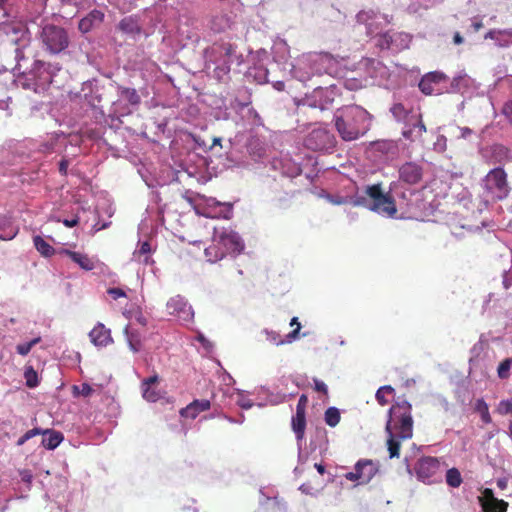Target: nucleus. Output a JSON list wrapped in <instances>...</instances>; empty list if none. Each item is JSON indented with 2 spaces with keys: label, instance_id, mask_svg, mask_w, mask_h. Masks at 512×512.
Returning <instances> with one entry per match:
<instances>
[{
  "label": "nucleus",
  "instance_id": "473e14b6",
  "mask_svg": "<svg viewBox=\"0 0 512 512\" xmlns=\"http://www.w3.org/2000/svg\"><path fill=\"white\" fill-rule=\"evenodd\" d=\"M341 415L339 409L336 407H329L324 414L325 423L330 427H335L339 424Z\"/></svg>",
  "mask_w": 512,
  "mask_h": 512
},
{
  "label": "nucleus",
  "instance_id": "e433bc0d",
  "mask_svg": "<svg viewBox=\"0 0 512 512\" xmlns=\"http://www.w3.org/2000/svg\"><path fill=\"white\" fill-rule=\"evenodd\" d=\"M511 364H512V358H507L499 364L497 373H498V377L500 379H507L509 377V375H510L509 371H510Z\"/></svg>",
  "mask_w": 512,
  "mask_h": 512
},
{
  "label": "nucleus",
  "instance_id": "bf43d9fd",
  "mask_svg": "<svg viewBox=\"0 0 512 512\" xmlns=\"http://www.w3.org/2000/svg\"><path fill=\"white\" fill-rule=\"evenodd\" d=\"M284 86H285V85H284V83H283V82H277V83L275 84L276 89H277V90H279V91L283 90V89H284Z\"/></svg>",
  "mask_w": 512,
  "mask_h": 512
},
{
  "label": "nucleus",
  "instance_id": "69168bd1",
  "mask_svg": "<svg viewBox=\"0 0 512 512\" xmlns=\"http://www.w3.org/2000/svg\"><path fill=\"white\" fill-rule=\"evenodd\" d=\"M138 320L142 325L146 324V320L143 317L139 318Z\"/></svg>",
  "mask_w": 512,
  "mask_h": 512
},
{
  "label": "nucleus",
  "instance_id": "a19ab883",
  "mask_svg": "<svg viewBox=\"0 0 512 512\" xmlns=\"http://www.w3.org/2000/svg\"><path fill=\"white\" fill-rule=\"evenodd\" d=\"M150 252H151L150 243L145 241V242L141 243L139 250H137L134 253V256L138 257L139 259L141 258V256H144L143 262L145 264H147L149 262V259H150V257L148 256V254Z\"/></svg>",
  "mask_w": 512,
  "mask_h": 512
},
{
  "label": "nucleus",
  "instance_id": "4468645a",
  "mask_svg": "<svg viewBox=\"0 0 512 512\" xmlns=\"http://www.w3.org/2000/svg\"><path fill=\"white\" fill-rule=\"evenodd\" d=\"M399 179L406 184H418L423 176L422 167L414 162H406L399 168Z\"/></svg>",
  "mask_w": 512,
  "mask_h": 512
},
{
  "label": "nucleus",
  "instance_id": "3c124183",
  "mask_svg": "<svg viewBox=\"0 0 512 512\" xmlns=\"http://www.w3.org/2000/svg\"><path fill=\"white\" fill-rule=\"evenodd\" d=\"M78 223H79V218L78 217H75V218H73L71 220H68V219L63 220V224L66 227H69V228H72V227L76 226Z\"/></svg>",
  "mask_w": 512,
  "mask_h": 512
},
{
  "label": "nucleus",
  "instance_id": "39448f33",
  "mask_svg": "<svg viewBox=\"0 0 512 512\" xmlns=\"http://www.w3.org/2000/svg\"><path fill=\"white\" fill-rule=\"evenodd\" d=\"M0 21V38L2 41L16 45V59L24 58L23 49L30 43V34L26 22L17 17L4 14Z\"/></svg>",
  "mask_w": 512,
  "mask_h": 512
},
{
  "label": "nucleus",
  "instance_id": "2eb2a0df",
  "mask_svg": "<svg viewBox=\"0 0 512 512\" xmlns=\"http://www.w3.org/2000/svg\"><path fill=\"white\" fill-rule=\"evenodd\" d=\"M447 80V76L439 71H433L425 74L420 82L419 89L425 95H431L435 91L434 85L440 84Z\"/></svg>",
  "mask_w": 512,
  "mask_h": 512
},
{
  "label": "nucleus",
  "instance_id": "bb28decb",
  "mask_svg": "<svg viewBox=\"0 0 512 512\" xmlns=\"http://www.w3.org/2000/svg\"><path fill=\"white\" fill-rule=\"evenodd\" d=\"M35 82V78L30 70L19 75L16 80L17 85L21 88L25 90H32L33 92L38 93Z\"/></svg>",
  "mask_w": 512,
  "mask_h": 512
},
{
  "label": "nucleus",
  "instance_id": "f3484780",
  "mask_svg": "<svg viewBox=\"0 0 512 512\" xmlns=\"http://www.w3.org/2000/svg\"><path fill=\"white\" fill-rule=\"evenodd\" d=\"M482 507L485 512H506L508 503L494 497L493 491L486 488L483 492Z\"/></svg>",
  "mask_w": 512,
  "mask_h": 512
},
{
  "label": "nucleus",
  "instance_id": "4be33fe9",
  "mask_svg": "<svg viewBox=\"0 0 512 512\" xmlns=\"http://www.w3.org/2000/svg\"><path fill=\"white\" fill-rule=\"evenodd\" d=\"M61 254L67 255L74 263L80 266L85 271H91L95 268V261L87 254L80 252L63 249Z\"/></svg>",
  "mask_w": 512,
  "mask_h": 512
},
{
  "label": "nucleus",
  "instance_id": "423d86ee",
  "mask_svg": "<svg viewBox=\"0 0 512 512\" xmlns=\"http://www.w3.org/2000/svg\"><path fill=\"white\" fill-rule=\"evenodd\" d=\"M394 119L404 125L402 136L413 141L426 133L427 129L422 120V114L414 112L413 109H406L402 103H395L390 108Z\"/></svg>",
  "mask_w": 512,
  "mask_h": 512
},
{
  "label": "nucleus",
  "instance_id": "a878e982",
  "mask_svg": "<svg viewBox=\"0 0 512 512\" xmlns=\"http://www.w3.org/2000/svg\"><path fill=\"white\" fill-rule=\"evenodd\" d=\"M118 28L120 31L126 34H139L141 32V28L135 18L132 16L123 18L119 24Z\"/></svg>",
  "mask_w": 512,
  "mask_h": 512
},
{
  "label": "nucleus",
  "instance_id": "a211bd4d",
  "mask_svg": "<svg viewBox=\"0 0 512 512\" xmlns=\"http://www.w3.org/2000/svg\"><path fill=\"white\" fill-rule=\"evenodd\" d=\"M211 403L207 399L194 400L180 410V415L185 418L195 419L201 412L209 410Z\"/></svg>",
  "mask_w": 512,
  "mask_h": 512
},
{
  "label": "nucleus",
  "instance_id": "79ce46f5",
  "mask_svg": "<svg viewBox=\"0 0 512 512\" xmlns=\"http://www.w3.org/2000/svg\"><path fill=\"white\" fill-rule=\"evenodd\" d=\"M267 340L275 345H283L287 342V338L285 340L281 339L280 334L275 331H266Z\"/></svg>",
  "mask_w": 512,
  "mask_h": 512
},
{
  "label": "nucleus",
  "instance_id": "e2e57ef3",
  "mask_svg": "<svg viewBox=\"0 0 512 512\" xmlns=\"http://www.w3.org/2000/svg\"><path fill=\"white\" fill-rule=\"evenodd\" d=\"M230 213H231V206L229 205L228 206V210H227V214L224 215V218L229 219L230 218V215H229Z\"/></svg>",
  "mask_w": 512,
  "mask_h": 512
},
{
  "label": "nucleus",
  "instance_id": "1a4fd4ad",
  "mask_svg": "<svg viewBox=\"0 0 512 512\" xmlns=\"http://www.w3.org/2000/svg\"><path fill=\"white\" fill-rule=\"evenodd\" d=\"M377 471L378 469L372 460L361 459L355 464L354 471L345 473L344 478L356 482L357 485H365L371 481Z\"/></svg>",
  "mask_w": 512,
  "mask_h": 512
},
{
  "label": "nucleus",
  "instance_id": "a18cd8bd",
  "mask_svg": "<svg viewBox=\"0 0 512 512\" xmlns=\"http://www.w3.org/2000/svg\"><path fill=\"white\" fill-rule=\"evenodd\" d=\"M314 390L320 393H323L324 395L328 394V388L326 384L318 379H314Z\"/></svg>",
  "mask_w": 512,
  "mask_h": 512
},
{
  "label": "nucleus",
  "instance_id": "f8f14e48",
  "mask_svg": "<svg viewBox=\"0 0 512 512\" xmlns=\"http://www.w3.org/2000/svg\"><path fill=\"white\" fill-rule=\"evenodd\" d=\"M30 71L35 78L38 93L44 91L52 83L53 71L50 63L36 60Z\"/></svg>",
  "mask_w": 512,
  "mask_h": 512
},
{
  "label": "nucleus",
  "instance_id": "5701e85b",
  "mask_svg": "<svg viewBox=\"0 0 512 512\" xmlns=\"http://www.w3.org/2000/svg\"><path fill=\"white\" fill-rule=\"evenodd\" d=\"M126 341L130 350L137 353L142 349V334L139 330L127 326L124 330Z\"/></svg>",
  "mask_w": 512,
  "mask_h": 512
},
{
  "label": "nucleus",
  "instance_id": "f704fd0d",
  "mask_svg": "<svg viewBox=\"0 0 512 512\" xmlns=\"http://www.w3.org/2000/svg\"><path fill=\"white\" fill-rule=\"evenodd\" d=\"M495 412L501 416L512 414V397L501 400L496 406Z\"/></svg>",
  "mask_w": 512,
  "mask_h": 512
},
{
  "label": "nucleus",
  "instance_id": "6e6552de",
  "mask_svg": "<svg viewBox=\"0 0 512 512\" xmlns=\"http://www.w3.org/2000/svg\"><path fill=\"white\" fill-rule=\"evenodd\" d=\"M484 187L491 198L503 200L510 192L507 174L503 168L497 167L488 172L484 178Z\"/></svg>",
  "mask_w": 512,
  "mask_h": 512
},
{
  "label": "nucleus",
  "instance_id": "20e7f679",
  "mask_svg": "<svg viewBox=\"0 0 512 512\" xmlns=\"http://www.w3.org/2000/svg\"><path fill=\"white\" fill-rule=\"evenodd\" d=\"M366 197L357 198L354 204L364 206L369 210L388 218H395L397 215L396 201L390 192H383L382 184L376 183L365 188Z\"/></svg>",
  "mask_w": 512,
  "mask_h": 512
},
{
  "label": "nucleus",
  "instance_id": "58836bf2",
  "mask_svg": "<svg viewBox=\"0 0 512 512\" xmlns=\"http://www.w3.org/2000/svg\"><path fill=\"white\" fill-rule=\"evenodd\" d=\"M72 392L74 396L89 397L92 394L93 389L89 384L82 383L80 386L74 385L72 387Z\"/></svg>",
  "mask_w": 512,
  "mask_h": 512
},
{
  "label": "nucleus",
  "instance_id": "864d4df0",
  "mask_svg": "<svg viewBox=\"0 0 512 512\" xmlns=\"http://www.w3.org/2000/svg\"><path fill=\"white\" fill-rule=\"evenodd\" d=\"M453 42L456 44V45H460L464 42V39L463 37L460 35L459 32H456L454 34V37H453Z\"/></svg>",
  "mask_w": 512,
  "mask_h": 512
},
{
  "label": "nucleus",
  "instance_id": "37998d69",
  "mask_svg": "<svg viewBox=\"0 0 512 512\" xmlns=\"http://www.w3.org/2000/svg\"><path fill=\"white\" fill-rule=\"evenodd\" d=\"M302 65H303L304 67H306V66L308 65V63H306V61H304V60L300 61V62H299V64H298V66H294V68H293V72H294L295 76H296L299 80H301V81H307V80H309V79L311 78V75H310V74H308V73H307L306 75H304V74H301V73H300V72H301V69H302V68H301V66H302Z\"/></svg>",
  "mask_w": 512,
  "mask_h": 512
},
{
  "label": "nucleus",
  "instance_id": "ea45409f",
  "mask_svg": "<svg viewBox=\"0 0 512 512\" xmlns=\"http://www.w3.org/2000/svg\"><path fill=\"white\" fill-rule=\"evenodd\" d=\"M40 433H42V428L39 427H35L33 429L28 430L17 440V446L24 445L29 439L37 435H40Z\"/></svg>",
  "mask_w": 512,
  "mask_h": 512
},
{
  "label": "nucleus",
  "instance_id": "c756f323",
  "mask_svg": "<svg viewBox=\"0 0 512 512\" xmlns=\"http://www.w3.org/2000/svg\"><path fill=\"white\" fill-rule=\"evenodd\" d=\"M474 410L480 414L482 422L485 424H490L492 422L488 404L483 398L476 400Z\"/></svg>",
  "mask_w": 512,
  "mask_h": 512
},
{
  "label": "nucleus",
  "instance_id": "f257e3e1",
  "mask_svg": "<svg viewBox=\"0 0 512 512\" xmlns=\"http://www.w3.org/2000/svg\"><path fill=\"white\" fill-rule=\"evenodd\" d=\"M413 428L412 405L404 399H398L390 407L385 425L390 459L399 458L401 443L413 437Z\"/></svg>",
  "mask_w": 512,
  "mask_h": 512
},
{
  "label": "nucleus",
  "instance_id": "c03bdc74",
  "mask_svg": "<svg viewBox=\"0 0 512 512\" xmlns=\"http://www.w3.org/2000/svg\"><path fill=\"white\" fill-rule=\"evenodd\" d=\"M308 403V397L305 394H302L298 400L296 406V412L306 413V406Z\"/></svg>",
  "mask_w": 512,
  "mask_h": 512
},
{
  "label": "nucleus",
  "instance_id": "b1692460",
  "mask_svg": "<svg viewBox=\"0 0 512 512\" xmlns=\"http://www.w3.org/2000/svg\"><path fill=\"white\" fill-rule=\"evenodd\" d=\"M292 429L298 441L303 440L306 429V413L296 412L292 417Z\"/></svg>",
  "mask_w": 512,
  "mask_h": 512
},
{
  "label": "nucleus",
  "instance_id": "49530a36",
  "mask_svg": "<svg viewBox=\"0 0 512 512\" xmlns=\"http://www.w3.org/2000/svg\"><path fill=\"white\" fill-rule=\"evenodd\" d=\"M107 293L115 300L120 297H126L125 291L121 288H109Z\"/></svg>",
  "mask_w": 512,
  "mask_h": 512
},
{
  "label": "nucleus",
  "instance_id": "8fccbe9b",
  "mask_svg": "<svg viewBox=\"0 0 512 512\" xmlns=\"http://www.w3.org/2000/svg\"><path fill=\"white\" fill-rule=\"evenodd\" d=\"M68 166H69V162L68 160L66 159H62L59 163V172L62 174V175H66L67 174V169H68Z\"/></svg>",
  "mask_w": 512,
  "mask_h": 512
},
{
  "label": "nucleus",
  "instance_id": "f03ea898",
  "mask_svg": "<svg viewBox=\"0 0 512 512\" xmlns=\"http://www.w3.org/2000/svg\"><path fill=\"white\" fill-rule=\"evenodd\" d=\"M372 115L358 105L345 106L334 115L335 128L344 141H353L365 135L371 127Z\"/></svg>",
  "mask_w": 512,
  "mask_h": 512
},
{
  "label": "nucleus",
  "instance_id": "09e8293b",
  "mask_svg": "<svg viewBox=\"0 0 512 512\" xmlns=\"http://www.w3.org/2000/svg\"><path fill=\"white\" fill-rule=\"evenodd\" d=\"M392 43V37L388 33H384L380 36V46L389 48Z\"/></svg>",
  "mask_w": 512,
  "mask_h": 512
},
{
  "label": "nucleus",
  "instance_id": "338daca9",
  "mask_svg": "<svg viewBox=\"0 0 512 512\" xmlns=\"http://www.w3.org/2000/svg\"><path fill=\"white\" fill-rule=\"evenodd\" d=\"M220 141H221V140H220L219 138H218V139H215V140H214V144H220Z\"/></svg>",
  "mask_w": 512,
  "mask_h": 512
},
{
  "label": "nucleus",
  "instance_id": "de8ad7c7",
  "mask_svg": "<svg viewBox=\"0 0 512 512\" xmlns=\"http://www.w3.org/2000/svg\"><path fill=\"white\" fill-rule=\"evenodd\" d=\"M502 113L506 116V118L512 124V101H508L504 104Z\"/></svg>",
  "mask_w": 512,
  "mask_h": 512
},
{
  "label": "nucleus",
  "instance_id": "412c9836",
  "mask_svg": "<svg viewBox=\"0 0 512 512\" xmlns=\"http://www.w3.org/2000/svg\"><path fill=\"white\" fill-rule=\"evenodd\" d=\"M40 435L43 436L41 444L48 450L56 449L64 440L63 433L54 429H42Z\"/></svg>",
  "mask_w": 512,
  "mask_h": 512
},
{
  "label": "nucleus",
  "instance_id": "4d7b16f0",
  "mask_svg": "<svg viewBox=\"0 0 512 512\" xmlns=\"http://www.w3.org/2000/svg\"><path fill=\"white\" fill-rule=\"evenodd\" d=\"M472 27L475 32L479 31L483 27L482 21H476L472 23Z\"/></svg>",
  "mask_w": 512,
  "mask_h": 512
},
{
  "label": "nucleus",
  "instance_id": "9b49d317",
  "mask_svg": "<svg viewBox=\"0 0 512 512\" xmlns=\"http://www.w3.org/2000/svg\"><path fill=\"white\" fill-rule=\"evenodd\" d=\"M166 308L170 315L177 317L183 322H190L194 317L192 307L180 295L171 297L166 304Z\"/></svg>",
  "mask_w": 512,
  "mask_h": 512
},
{
  "label": "nucleus",
  "instance_id": "0e129e2a",
  "mask_svg": "<svg viewBox=\"0 0 512 512\" xmlns=\"http://www.w3.org/2000/svg\"><path fill=\"white\" fill-rule=\"evenodd\" d=\"M508 429H509V436L512 439V421L509 422Z\"/></svg>",
  "mask_w": 512,
  "mask_h": 512
},
{
  "label": "nucleus",
  "instance_id": "72a5a7b5",
  "mask_svg": "<svg viewBox=\"0 0 512 512\" xmlns=\"http://www.w3.org/2000/svg\"><path fill=\"white\" fill-rule=\"evenodd\" d=\"M24 378L26 386L29 388H35L39 384L38 374L32 366L25 367Z\"/></svg>",
  "mask_w": 512,
  "mask_h": 512
},
{
  "label": "nucleus",
  "instance_id": "dca6fc26",
  "mask_svg": "<svg viewBox=\"0 0 512 512\" xmlns=\"http://www.w3.org/2000/svg\"><path fill=\"white\" fill-rule=\"evenodd\" d=\"M90 341L97 347H106L113 342L110 329L103 323H97L89 333Z\"/></svg>",
  "mask_w": 512,
  "mask_h": 512
},
{
  "label": "nucleus",
  "instance_id": "7c9ffc66",
  "mask_svg": "<svg viewBox=\"0 0 512 512\" xmlns=\"http://www.w3.org/2000/svg\"><path fill=\"white\" fill-rule=\"evenodd\" d=\"M463 482L460 471L453 467L446 472V483L452 488H458Z\"/></svg>",
  "mask_w": 512,
  "mask_h": 512
},
{
  "label": "nucleus",
  "instance_id": "603ef678",
  "mask_svg": "<svg viewBox=\"0 0 512 512\" xmlns=\"http://www.w3.org/2000/svg\"><path fill=\"white\" fill-rule=\"evenodd\" d=\"M17 234V231L15 230H11L9 233H3L0 235V239L1 240H9V239H12L15 237V235Z\"/></svg>",
  "mask_w": 512,
  "mask_h": 512
},
{
  "label": "nucleus",
  "instance_id": "7ed1b4c3",
  "mask_svg": "<svg viewBox=\"0 0 512 512\" xmlns=\"http://www.w3.org/2000/svg\"><path fill=\"white\" fill-rule=\"evenodd\" d=\"M244 250V242L240 235L231 228H214L213 242L205 249L209 262L215 263L227 254L237 255Z\"/></svg>",
  "mask_w": 512,
  "mask_h": 512
},
{
  "label": "nucleus",
  "instance_id": "aec40b11",
  "mask_svg": "<svg viewBox=\"0 0 512 512\" xmlns=\"http://www.w3.org/2000/svg\"><path fill=\"white\" fill-rule=\"evenodd\" d=\"M158 380V375L155 374L142 381V395L144 399H146L149 402H156L157 400L160 399V393L155 387V385L158 383Z\"/></svg>",
  "mask_w": 512,
  "mask_h": 512
},
{
  "label": "nucleus",
  "instance_id": "5fc2aeb1",
  "mask_svg": "<svg viewBox=\"0 0 512 512\" xmlns=\"http://www.w3.org/2000/svg\"><path fill=\"white\" fill-rule=\"evenodd\" d=\"M507 484L508 480L506 478H501L497 480V486L502 490L507 487Z\"/></svg>",
  "mask_w": 512,
  "mask_h": 512
},
{
  "label": "nucleus",
  "instance_id": "13d9d810",
  "mask_svg": "<svg viewBox=\"0 0 512 512\" xmlns=\"http://www.w3.org/2000/svg\"><path fill=\"white\" fill-rule=\"evenodd\" d=\"M331 202L335 205H341L345 203V200L342 197H337L336 199H331Z\"/></svg>",
  "mask_w": 512,
  "mask_h": 512
},
{
  "label": "nucleus",
  "instance_id": "0eeeda50",
  "mask_svg": "<svg viewBox=\"0 0 512 512\" xmlns=\"http://www.w3.org/2000/svg\"><path fill=\"white\" fill-rule=\"evenodd\" d=\"M39 40L43 49L54 55L66 50L70 43L66 29L54 24H46L41 27Z\"/></svg>",
  "mask_w": 512,
  "mask_h": 512
},
{
  "label": "nucleus",
  "instance_id": "ddd939ff",
  "mask_svg": "<svg viewBox=\"0 0 512 512\" xmlns=\"http://www.w3.org/2000/svg\"><path fill=\"white\" fill-rule=\"evenodd\" d=\"M414 469L419 480L430 482L440 471V461L436 457L425 456L417 461Z\"/></svg>",
  "mask_w": 512,
  "mask_h": 512
},
{
  "label": "nucleus",
  "instance_id": "052dcab7",
  "mask_svg": "<svg viewBox=\"0 0 512 512\" xmlns=\"http://www.w3.org/2000/svg\"><path fill=\"white\" fill-rule=\"evenodd\" d=\"M507 38L509 39V41H511L512 45V29H507Z\"/></svg>",
  "mask_w": 512,
  "mask_h": 512
},
{
  "label": "nucleus",
  "instance_id": "6ab92c4d",
  "mask_svg": "<svg viewBox=\"0 0 512 512\" xmlns=\"http://www.w3.org/2000/svg\"><path fill=\"white\" fill-rule=\"evenodd\" d=\"M104 20V13L94 9L87 16L79 21L78 29L82 33H88L93 27L100 25Z\"/></svg>",
  "mask_w": 512,
  "mask_h": 512
},
{
  "label": "nucleus",
  "instance_id": "4c0bfd02",
  "mask_svg": "<svg viewBox=\"0 0 512 512\" xmlns=\"http://www.w3.org/2000/svg\"><path fill=\"white\" fill-rule=\"evenodd\" d=\"M290 326L294 327V329L290 333L287 334V342L288 343H291L294 340H296L297 338H299V332H300V329H301V324L298 321L297 317H293L291 319Z\"/></svg>",
  "mask_w": 512,
  "mask_h": 512
},
{
  "label": "nucleus",
  "instance_id": "c85d7f7f",
  "mask_svg": "<svg viewBox=\"0 0 512 512\" xmlns=\"http://www.w3.org/2000/svg\"><path fill=\"white\" fill-rule=\"evenodd\" d=\"M120 96L132 106H137L141 102V98L137 91L133 88L119 87Z\"/></svg>",
  "mask_w": 512,
  "mask_h": 512
},
{
  "label": "nucleus",
  "instance_id": "2f4dec72",
  "mask_svg": "<svg viewBox=\"0 0 512 512\" xmlns=\"http://www.w3.org/2000/svg\"><path fill=\"white\" fill-rule=\"evenodd\" d=\"M394 392H395V389L392 386L385 385V386L380 387L377 390V392L375 394V398H376L377 402L379 403V405L385 406L389 403L387 396L393 395Z\"/></svg>",
  "mask_w": 512,
  "mask_h": 512
},
{
  "label": "nucleus",
  "instance_id": "393cba45",
  "mask_svg": "<svg viewBox=\"0 0 512 512\" xmlns=\"http://www.w3.org/2000/svg\"><path fill=\"white\" fill-rule=\"evenodd\" d=\"M484 38L494 40L499 47L511 45V41L507 38V29H491L485 34Z\"/></svg>",
  "mask_w": 512,
  "mask_h": 512
},
{
  "label": "nucleus",
  "instance_id": "774afa93",
  "mask_svg": "<svg viewBox=\"0 0 512 512\" xmlns=\"http://www.w3.org/2000/svg\"><path fill=\"white\" fill-rule=\"evenodd\" d=\"M23 480L29 481L30 480V476L29 477L28 476L23 477Z\"/></svg>",
  "mask_w": 512,
  "mask_h": 512
},
{
  "label": "nucleus",
  "instance_id": "6e6d98bb",
  "mask_svg": "<svg viewBox=\"0 0 512 512\" xmlns=\"http://www.w3.org/2000/svg\"><path fill=\"white\" fill-rule=\"evenodd\" d=\"M314 467L321 475H323L326 472L325 466L321 463H316Z\"/></svg>",
  "mask_w": 512,
  "mask_h": 512
},
{
  "label": "nucleus",
  "instance_id": "c9c22d12",
  "mask_svg": "<svg viewBox=\"0 0 512 512\" xmlns=\"http://www.w3.org/2000/svg\"><path fill=\"white\" fill-rule=\"evenodd\" d=\"M41 341V338L40 337H36L34 339H32L31 341L29 342H26V343H22V344H18L16 346V351L18 354L22 355V356H26L27 354H29V352L31 351V349L36 345L38 344L39 342Z\"/></svg>",
  "mask_w": 512,
  "mask_h": 512
},
{
  "label": "nucleus",
  "instance_id": "9d476101",
  "mask_svg": "<svg viewBox=\"0 0 512 512\" xmlns=\"http://www.w3.org/2000/svg\"><path fill=\"white\" fill-rule=\"evenodd\" d=\"M305 146L313 151L328 150L334 147L335 138L324 128L313 129L305 138Z\"/></svg>",
  "mask_w": 512,
  "mask_h": 512
},
{
  "label": "nucleus",
  "instance_id": "680f3d73",
  "mask_svg": "<svg viewBox=\"0 0 512 512\" xmlns=\"http://www.w3.org/2000/svg\"><path fill=\"white\" fill-rule=\"evenodd\" d=\"M471 130L469 128H463L462 129V136H466L467 134H470Z\"/></svg>",
  "mask_w": 512,
  "mask_h": 512
},
{
  "label": "nucleus",
  "instance_id": "cd10ccee",
  "mask_svg": "<svg viewBox=\"0 0 512 512\" xmlns=\"http://www.w3.org/2000/svg\"><path fill=\"white\" fill-rule=\"evenodd\" d=\"M33 243L37 251L44 257H50L55 253L54 248L39 235L34 236Z\"/></svg>",
  "mask_w": 512,
  "mask_h": 512
}]
</instances>
